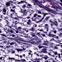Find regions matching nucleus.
I'll return each mask as SVG.
<instances>
[{
    "label": "nucleus",
    "instance_id": "nucleus-12",
    "mask_svg": "<svg viewBox=\"0 0 62 62\" xmlns=\"http://www.w3.org/2000/svg\"><path fill=\"white\" fill-rule=\"evenodd\" d=\"M53 8H55V9H58V6H53Z\"/></svg>",
    "mask_w": 62,
    "mask_h": 62
},
{
    "label": "nucleus",
    "instance_id": "nucleus-31",
    "mask_svg": "<svg viewBox=\"0 0 62 62\" xmlns=\"http://www.w3.org/2000/svg\"><path fill=\"white\" fill-rule=\"evenodd\" d=\"M25 5L26 6V8H29L28 7V4H25Z\"/></svg>",
    "mask_w": 62,
    "mask_h": 62
},
{
    "label": "nucleus",
    "instance_id": "nucleus-37",
    "mask_svg": "<svg viewBox=\"0 0 62 62\" xmlns=\"http://www.w3.org/2000/svg\"><path fill=\"white\" fill-rule=\"evenodd\" d=\"M37 24H35L33 26L34 28V27H37Z\"/></svg>",
    "mask_w": 62,
    "mask_h": 62
},
{
    "label": "nucleus",
    "instance_id": "nucleus-44",
    "mask_svg": "<svg viewBox=\"0 0 62 62\" xmlns=\"http://www.w3.org/2000/svg\"><path fill=\"white\" fill-rule=\"evenodd\" d=\"M47 21V20L46 19H44V20H43L44 22H46Z\"/></svg>",
    "mask_w": 62,
    "mask_h": 62
},
{
    "label": "nucleus",
    "instance_id": "nucleus-60",
    "mask_svg": "<svg viewBox=\"0 0 62 62\" xmlns=\"http://www.w3.org/2000/svg\"><path fill=\"white\" fill-rule=\"evenodd\" d=\"M58 21H59V22H60V23H62V21L59 20V19H58Z\"/></svg>",
    "mask_w": 62,
    "mask_h": 62
},
{
    "label": "nucleus",
    "instance_id": "nucleus-52",
    "mask_svg": "<svg viewBox=\"0 0 62 62\" xmlns=\"http://www.w3.org/2000/svg\"><path fill=\"white\" fill-rule=\"evenodd\" d=\"M54 48L56 49H57L58 47H57L56 46H55L54 47Z\"/></svg>",
    "mask_w": 62,
    "mask_h": 62
},
{
    "label": "nucleus",
    "instance_id": "nucleus-21",
    "mask_svg": "<svg viewBox=\"0 0 62 62\" xmlns=\"http://www.w3.org/2000/svg\"><path fill=\"white\" fill-rule=\"evenodd\" d=\"M8 59L9 60V59H12L13 60H17V59H15L14 58L12 57L11 58L10 57H9Z\"/></svg>",
    "mask_w": 62,
    "mask_h": 62
},
{
    "label": "nucleus",
    "instance_id": "nucleus-10",
    "mask_svg": "<svg viewBox=\"0 0 62 62\" xmlns=\"http://www.w3.org/2000/svg\"><path fill=\"white\" fill-rule=\"evenodd\" d=\"M36 39V42H36L37 43H39L40 42V41H41V40H39V39L38 38Z\"/></svg>",
    "mask_w": 62,
    "mask_h": 62
},
{
    "label": "nucleus",
    "instance_id": "nucleus-24",
    "mask_svg": "<svg viewBox=\"0 0 62 62\" xmlns=\"http://www.w3.org/2000/svg\"><path fill=\"white\" fill-rule=\"evenodd\" d=\"M37 14L35 13V14L32 17V18H34L35 17H36V16H37Z\"/></svg>",
    "mask_w": 62,
    "mask_h": 62
},
{
    "label": "nucleus",
    "instance_id": "nucleus-7",
    "mask_svg": "<svg viewBox=\"0 0 62 62\" xmlns=\"http://www.w3.org/2000/svg\"><path fill=\"white\" fill-rule=\"evenodd\" d=\"M21 34L24 35V37H25V38H27V36L28 35V34H26L24 33H23V32H22V33Z\"/></svg>",
    "mask_w": 62,
    "mask_h": 62
},
{
    "label": "nucleus",
    "instance_id": "nucleus-45",
    "mask_svg": "<svg viewBox=\"0 0 62 62\" xmlns=\"http://www.w3.org/2000/svg\"><path fill=\"white\" fill-rule=\"evenodd\" d=\"M42 58H44L45 60H46V59H47V58L45 57H43Z\"/></svg>",
    "mask_w": 62,
    "mask_h": 62
},
{
    "label": "nucleus",
    "instance_id": "nucleus-19",
    "mask_svg": "<svg viewBox=\"0 0 62 62\" xmlns=\"http://www.w3.org/2000/svg\"><path fill=\"white\" fill-rule=\"evenodd\" d=\"M8 44H10V45H12L13 44H14V43L13 42L10 43V41H9L8 43Z\"/></svg>",
    "mask_w": 62,
    "mask_h": 62
},
{
    "label": "nucleus",
    "instance_id": "nucleus-57",
    "mask_svg": "<svg viewBox=\"0 0 62 62\" xmlns=\"http://www.w3.org/2000/svg\"><path fill=\"white\" fill-rule=\"evenodd\" d=\"M13 26H14V27H16V28H17V26H16V25H13Z\"/></svg>",
    "mask_w": 62,
    "mask_h": 62
},
{
    "label": "nucleus",
    "instance_id": "nucleus-46",
    "mask_svg": "<svg viewBox=\"0 0 62 62\" xmlns=\"http://www.w3.org/2000/svg\"><path fill=\"white\" fill-rule=\"evenodd\" d=\"M51 36L52 37H54L55 36V35H54V34H52L51 35Z\"/></svg>",
    "mask_w": 62,
    "mask_h": 62
},
{
    "label": "nucleus",
    "instance_id": "nucleus-33",
    "mask_svg": "<svg viewBox=\"0 0 62 62\" xmlns=\"http://www.w3.org/2000/svg\"><path fill=\"white\" fill-rule=\"evenodd\" d=\"M18 23V24H21V25H23L22 24V23H20V22H17Z\"/></svg>",
    "mask_w": 62,
    "mask_h": 62
},
{
    "label": "nucleus",
    "instance_id": "nucleus-54",
    "mask_svg": "<svg viewBox=\"0 0 62 62\" xmlns=\"http://www.w3.org/2000/svg\"><path fill=\"white\" fill-rule=\"evenodd\" d=\"M25 31L26 32H28L29 31L27 29H25Z\"/></svg>",
    "mask_w": 62,
    "mask_h": 62
},
{
    "label": "nucleus",
    "instance_id": "nucleus-16",
    "mask_svg": "<svg viewBox=\"0 0 62 62\" xmlns=\"http://www.w3.org/2000/svg\"><path fill=\"white\" fill-rule=\"evenodd\" d=\"M42 14L44 15L43 16L44 17L46 15H48V14L46 13H44L43 12L42 13Z\"/></svg>",
    "mask_w": 62,
    "mask_h": 62
},
{
    "label": "nucleus",
    "instance_id": "nucleus-23",
    "mask_svg": "<svg viewBox=\"0 0 62 62\" xmlns=\"http://www.w3.org/2000/svg\"><path fill=\"white\" fill-rule=\"evenodd\" d=\"M26 6L25 4L23 5L22 6V8H26Z\"/></svg>",
    "mask_w": 62,
    "mask_h": 62
},
{
    "label": "nucleus",
    "instance_id": "nucleus-32",
    "mask_svg": "<svg viewBox=\"0 0 62 62\" xmlns=\"http://www.w3.org/2000/svg\"><path fill=\"white\" fill-rule=\"evenodd\" d=\"M48 36L49 37H52V35L51 34V33H49Z\"/></svg>",
    "mask_w": 62,
    "mask_h": 62
},
{
    "label": "nucleus",
    "instance_id": "nucleus-43",
    "mask_svg": "<svg viewBox=\"0 0 62 62\" xmlns=\"http://www.w3.org/2000/svg\"><path fill=\"white\" fill-rule=\"evenodd\" d=\"M21 3H24V2H25V1L23 0H21Z\"/></svg>",
    "mask_w": 62,
    "mask_h": 62
},
{
    "label": "nucleus",
    "instance_id": "nucleus-53",
    "mask_svg": "<svg viewBox=\"0 0 62 62\" xmlns=\"http://www.w3.org/2000/svg\"><path fill=\"white\" fill-rule=\"evenodd\" d=\"M54 34H56V32H57L55 30V31H54Z\"/></svg>",
    "mask_w": 62,
    "mask_h": 62
},
{
    "label": "nucleus",
    "instance_id": "nucleus-50",
    "mask_svg": "<svg viewBox=\"0 0 62 62\" xmlns=\"http://www.w3.org/2000/svg\"><path fill=\"white\" fill-rule=\"evenodd\" d=\"M3 57L4 58V59H3V60H4V57H2V56H1V57H0V60H2Z\"/></svg>",
    "mask_w": 62,
    "mask_h": 62
},
{
    "label": "nucleus",
    "instance_id": "nucleus-39",
    "mask_svg": "<svg viewBox=\"0 0 62 62\" xmlns=\"http://www.w3.org/2000/svg\"><path fill=\"white\" fill-rule=\"evenodd\" d=\"M54 54L55 55H57L58 54V53H57V52H55V53H54Z\"/></svg>",
    "mask_w": 62,
    "mask_h": 62
},
{
    "label": "nucleus",
    "instance_id": "nucleus-18",
    "mask_svg": "<svg viewBox=\"0 0 62 62\" xmlns=\"http://www.w3.org/2000/svg\"><path fill=\"white\" fill-rule=\"evenodd\" d=\"M31 21L30 20V19H29L28 20V22H27V24H29L31 23Z\"/></svg>",
    "mask_w": 62,
    "mask_h": 62
},
{
    "label": "nucleus",
    "instance_id": "nucleus-17",
    "mask_svg": "<svg viewBox=\"0 0 62 62\" xmlns=\"http://www.w3.org/2000/svg\"><path fill=\"white\" fill-rule=\"evenodd\" d=\"M13 23H15V25H17V24H18V22L17 21H15L14 22H13Z\"/></svg>",
    "mask_w": 62,
    "mask_h": 62
},
{
    "label": "nucleus",
    "instance_id": "nucleus-20",
    "mask_svg": "<svg viewBox=\"0 0 62 62\" xmlns=\"http://www.w3.org/2000/svg\"><path fill=\"white\" fill-rule=\"evenodd\" d=\"M30 42L32 44H34L35 43V42H34V41H33V40H31L30 41Z\"/></svg>",
    "mask_w": 62,
    "mask_h": 62
},
{
    "label": "nucleus",
    "instance_id": "nucleus-36",
    "mask_svg": "<svg viewBox=\"0 0 62 62\" xmlns=\"http://www.w3.org/2000/svg\"><path fill=\"white\" fill-rule=\"evenodd\" d=\"M45 19H46V20H49V17L47 16Z\"/></svg>",
    "mask_w": 62,
    "mask_h": 62
},
{
    "label": "nucleus",
    "instance_id": "nucleus-63",
    "mask_svg": "<svg viewBox=\"0 0 62 62\" xmlns=\"http://www.w3.org/2000/svg\"><path fill=\"white\" fill-rule=\"evenodd\" d=\"M37 58H36L35 59H34V60H35V61H36V60H37Z\"/></svg>",
    "mask_w": 62,
    "mask_h": 62
},
{
    "label": "nucleus",
    "instance_id": "nucleus-61",
    "mask_svg": "<svg viewBox=\"0 0 62 62\" xmlns=\"http://www.w3.org/2000/svg\"><path fill=\"white\" fill-rule=\"evenodd\" d=\"M60 36H62V33H60L59 34Z\"/></svg>",
    "mask_w": 62,
    "mask_h": 62
},
{
    "label": "nucleus",
    "instance_id": "nucleus-11",
    "mask_svg": "<svg viewBox=\"0 0 62 62\" xmlns=\"http://www.w3.org/2000/svg\"><path fill=\"white\" fill-rule=\"evenodd\" d=\"M34 28V27H31V29H30L29 30L30 31H32V32H33V31H34L35 29Z\"/></svg>",
    "mask_w": 62,
    "mask_h": 62
},
{
    "label": "nucleus",
    "instance_id": "nucleus-59",
    "mask_svg": "<svg viewBox=\"0 0 62 62\" xmlns=\"http://www.w3.org/2000/svg\"><path fill=\"white\" fill-rule=\"evenodd\" d=\"M10 16L11 17H12L13 16V14H11L10 15Z\"/></svg>",
    "mask_w": 62,
    "mask_h": 62
},
{
    "label": "nucleus",
    "instance_id": "nucleus-13",
    "mask_svg": "<svg viewBox=\"0 0 62 62\" xmlns=\"http://www.w3.org/2000/svg\"><path fill=\"white\" fill-rule=\"evenodd\" d=\"M40 32H37V35H38V36H39V37H41V38H42V36H41V35H40Z\"/></svg>",
    "mask_w": 62,
    "mask_h": 62
},
{
    "label": "nucleus",
    "instance_id": "nucleus-62",
    "mask_svg": "<svg viewBox=\"0 0 62 62\" xmlns=\"http://www.w3.org/2000/svg\"><path fill=\"white\" fill-rule=\"evenodd\" d=\"M59 31H62V28L60 29L59 30Z\"/></svg>",
    "mask_w": 62,
    "mask_h": 62
},
{
    "label": "nucleus",
    "instance_id": "nucleus-51",
    "mask_svg": "<svg viewBox=\"0 0 62 62\" xmlns=\"http://www.w3.org/2000/svg\"><path fill=\"white\" fill-rule=\"evenodd\" d=\"M27 38H28L29 39V38H30V36L28 35L27 37Z\"/></svg>",
    "mask_w": 62,
    "mask_h": 62
},
{
    "label": "nucleus",
    "instance_id": "nucleus-28",
    "mask_svg": "<svg viewBox=\"0 0 62 62\" xmlns=\"http://www.w3.org/2000/svg\"><path fill=\"white\" fill-rule=\"evenodd\" d=\"M21 60H22V62H26V60L25 59H21Z\"/></svg>",
    "mask_w": 62,
    "mask_h": 62
},
{
    "label": "nucleus",
    "instance_id": "nucleus-34",
    "mask_svg": "<svg viewBox=\"0 0 62 62\" xmlns=\"http://www.w3.org/2000/svg\"><path fill=\"white\" fill-rule=\"evenodd\" d=\"M58 56L59 58H61V56L60 57V54H59Z\"/></svg>",
    "mask_w": 62,
    "mask_h": 62
},
{
    "label": "nucleus",
    "instance_id": "nucleus-35",
    "mask_svg": "<svg viewBox=\"0 0 62 62\" xmlns=\"http://www.w3.org/2000/svg\"><path fill=\"white\" fill-rule=\"evenodd\" d=\"M38 38V37L37 36L35 35L34 37V39H37Z\"/></svg>",
    "mask_w": 62,
    "mask_h": 62
},
{
    "label": "nucleus",
    "instance_id": "nucleus-58",
    "mask_svg": "<svg viewBox=\"0 0 62 62\" xmlns=\"http://www.w3.org/2000/svg\"><path fill=\"white\" fill-rule=\"evenodd\" d=\"M26 18H27L28 19H29L30 18V17L29 16H27Z\"/></svg>",
    "mask_w": 62,
    "mask_h": 62
},
{
    "label": "nucleus",
    "instance_id": "nucleus-5",
    "mask_svg": "<svg viewBox=\"0 0 62 62\" xmlns=\"http://www.w3.org/2000/svg\"><path fill=\"white\" fill-rule=\"evenodd\" d=\"M33 2L35 3H36L37 5H39V1L38 0H33Z\"/></svg>",
    "mask_w": 62,
    "mask_h": 62
},
{
    "label": "nucleus",
    "instance_id": "nucleus-9",
    "mask_svg": "<svg viewBox=\"0 0 62 62\" xmlns=\"http://www.w3.org/2000/svg\"><path fill=\"white\" fill-rule=\"evenodd\" d=\"M7 9L8 11V8H6V9L5 8H3V12H4V13H6L7 11Z\"/></svg>",
    "mask_w": 62,
    "mask_h": 62
},
{
    "label": "nucleus",
    "instance_id": "nucleus-30",
    "mask_svg": "<svg viewBox=\"0 0 62 62\" xmlns=\"http://www.w3.org/2000/svg\"><path fill=\"white\" fill-rule=\"evenodd\" d=\"M6 22L7 25H8V24L9 23V22H8V20H6Z\"/></svg>",
    "mask_w": 62,
    "mask_h": 62
},
{
    "label": "nucleus",
    "instance_id": "nucleus-38",
    "mask_svg": "<svg viewBox=\"0 0 62 62\" xmlns=\"http://www.w3.org/2000/svg\"><path fill=\"white\" fill-rule=\"evenodd\" d=\"M11 36H12V37H15V35H14V34H11Z\"/></svg>",
    "mask_w": 62,
    "mask_h": 62
},
{
    "label": "nucleus",
    "instance_id": "nucleus-25",
    "mask_svg": "<svg viewBox=\"0 0 62 62\" xmlns=\"http://www.w3.org/2000/svg\"><path fill=\"white\" fill-rule=\"evenodd\" d=\"M8 32H10L11 33H13V31L11 30H8Z\"/></svg>",
    "mask_w": 62,
    "mask_h": 62
},
{
    "label": "nucleus",
    "instance_id": "nucleus-49",
    "mask_svg": "<svg viewBox=\"0 0 62 62\" xmlns=\"http://www.w3.org/2000/svg\"><path fill=\"white\" fill-rule=\"evenodd\" d=\"M48 11H49V12H52V10L50 9H49L48 10Z\"/></svg>",
    "mask_w": 62,
    "mask_h": 62
},
{
    "label": "nucleus",
    "instance_id": "nucleus-56",
    "mask_svg": "<svg viewBox=\"0 0 62 62\" xmlns=\"http://www.w3.org/2000/svg\"><path fill=\"white\" fill-rule=\"evenodd\" d=\"M38 13H39V14H42V13H41V11H38Z\"/></svg>",
    "mask_w": 62,
    "mask_h": 62
},
{
    "label": "nucleus",
    "instance_id": "nucleus-48",
    "mask_svg": "<svg viewBox=\"0 0 62 62\" xmlns=\"http://www.w3.org/2000/svg\"><path fill=\"white\" fill-rule=\"evenodd\" d=\"M16 31V33H19V30Z\"/></svg>",
    "mask_w": 62,
    "mask_h": 62
},
{
    "label": "nucleus",
    "instance_id": "nucleus-40",
    "mask_svg": "<svg viewBox=\"0 0 62 62\" xmlns=\"http://www.w3.org/2000/svg\"><path fill=\"white\" fill-rule=\"evenodd\" d=\"M16 17L17 18H22V17H20V16H18V15H17V16H16Z\"/></svg>",
    "mask_w": 62,
    "mask_h": 62
},
{
    "label": "nucleus",
    "instance_id": "nucleus-29",
    "mask_svg": "<svg viewBox=\"0 0 62 62\" xmlns=\"http://www.w3.org/2000/svg\"><path fill=\"white\" fill-rule=\"evenodd\" d=\"M40 34L42 35V36L43 37H45V34H44L40 33Z\"/></svg>",
    "mask_w": 62,
    "mask_h": 62
},
{
    "label": "nucleus",
    "instance_id": "nucleus-26",
    "mask_svg": "<svg viewBox=\"0 0 62 62\" xmlns=\"http://www.w3.org/2000/svg\"><path fill=\"white\" fill-rule=\"evenodd\" d=\"M25 29H26V28H22L21 31H23H23H25Z\"/></svg>",
    "mask_w": 62,
    "mask_h": 62
},
{
    "label": "nucleus",
    "instance_id": "nucleus-3",
    "mask_svg": "<svg viewBox=\"0 0 62 62\" xmlns=\"http://www.w3.org/2000/svg\"><path fill=\"white\" fill-rule=\"evenodd\" d=\"M16 30H18L19 33H20V34H22V32L21 31L22 30V27H18V28H16Z\"/></svg>",
    "mask_w": 62,
    "mask_h": 62
},
{
    "label": "nucleus",
    "instance_id": "nucleus-14",
    "mask_svg": "<svg viewBox=\"0 0 62 62\" xmlns=\"http://www.w3.org/2000/svg\"><path fill=\"white\" fill-rule=\"evenodd\" d=\"M54 22H55L56 23L54 24L56 25V26H58V23H57V22L56 21H55Z\"/></svg>",
    "mask_w": 62,
    "mask_h": 62
},
{
    "label": "nucleus",
    "instance_id": "nucleus-55",
    "mask_svg": "<svg viewBox=\"0 0 62 62\" xmlns=\"http://www.w3.org/2000/svg\"><path fill=\"white\" fill-rule=\"evenodd\" d=\"M32 5H31V4H28V6L29 7H31Z\"/></svg>",
    "mask_w": 62,
    "mask_h": 62
},
{
    "label": "nucleus",
    "instance_id": "nucleus-47",
    "mask_svg": "<svg viewBox=\"0 0 62 62\" xmlns=\"http://www.w3.org/2000/svg\"><path fill=\"white\" fill-rule=\"evenodd\" d=\"M14 10L12 9H11L10 10V12H13L14 11Z\"/></svg>",
    "mask_w": 62,
    "mask_h": 62
},
{
    "label": "nucleus",
    "instance_id": "nucleus-1",
    "mask_svg": "<svg viewBox=\"0 0 62 62\" xmlns=\"http://www.w3.org/2000/svg\"><path fill=\"white\" fill-rule=\"evenodd\" d=\"M20 9H21V12L23 13V15H26L27 14V12L26 11V9L24 10L21 9V8H20Z\"/></svg>",
    "mask_w": 62,
    "mask_h": 62
},
{
    "label": "nucleus",
    "instance_id": "nucleus-15",
    "mask_svg": "<svg viewBox=\"0 0 62 62\" xmlns=\"http://www.w3.org/2000/svg\"><path fill=\"white\" fill-rule=\"evenodd\" d=\"M10 40H11L12 41H13L14 40H15V38H9Z\"/></svg>",
    "mask_w": 62,
    "mask_h": 62
},
{
    "label": "nucleus",
    "instance_id": "nucleus-8",
    "mask_svg": "<svg viewBox=\"0 0 62 62\" xmlns=\"http://www.w3.org/2000/svg\"><path fill=\"white\" fill-rule=\"evenodd\" d=\"M10 3L9 2H7L6 3V6H7V7H8V6H10Z\"/></svg>",
    "mask_w": 62,
    "mask_h": 62
},
{
    "label": "nucleus",
    "instance_id": "nucleus-27",
    "mask_svg": "<svg viewBox=\"0 0 62 62\" xmlns=\"http://www.w3.org/2000/svg\"><path fill=\"white\" fill-rule=\"evenodd\" d=\"M15 14L14 13H12V14H13V15H14V16H17V13H15Z\"/></svg>",
    "mask_w": 62,
    "mask_h": 62
},
{
    "label": "nucleus",
    "instance_id": "nucleus-4",
    "mask_svg": "<svg viewBox=\"0 0 62 62\" xmlns=\"http://www.w3.org/2000/svg\"><path fill=\"white\" fill-rule=\"evenodd\" d=\"M47 50V49L46 48H43L42 51V53H46V54H47V53H48V52H47L46 50Z\"/></svg>",
    "mask_w": 62,
    "mask_h": 62
},
{
    "label": "nucleus",
    "instance_id": "nucleus-41",
    "mask_svg": "<svg viewBox=\"0 0 62 62\" xmlns=\"http://www.w3.org/2000/svg\"><path fill=\"white\" fill-rule=\"evenodd\" d=\"M14 19H15V20H18V18H17V17L16 16L14 18Z\"/></svg>",
    "mask_w": 62,
    "mask_h": 62
},
{
    "label": "nucleus",
    "instance_id": "nucleus-2",
    "mask_svg": "<svg viewBox=\"0 0 62 62\" xmlns=\"http://www.w3.org/2000/svg\"><path fill=\"white\" fill-rule=\"evenodd\" d=\"M15 39L16 41H17V40H19V41H23V39L18 36L15 38Z\"/></svg>",
    "mask_w": 62,
    "mask_h": 62
},
{
    "label": "nucleus",
    "instance_id": "nucleus-64",
    "mask_svg": "<svg viewBox=\"0 0 62 62\" xmlns=\"http://www.w3.org/2000/svg\"><path fill=\"white\" fill-rule=\"evenodd\" d=\"M12 54H14L15 53V51H12Z\"/></svg>",
    "mask_w": 62,
    "mask_h": 62
},
{
    "label": "nucleus",
    "instance_id": "nucleus-22",
    "mask_svg": "<svg viewBox=\"0 0 62 62\" xmlns=\"http://www.w3.org/2000/svg\"><path fill=\"white\" fill-rule=\"evenodd\" d=\"M33 19H34L33 17H32L31 18V19H32V21L36 22V19L35 18H34V19L33 20Z\"/></svg>",
    "mask_w": 62,
    "mask_h": 62
},
{
    "label": "nucleus",
    "instance_id": "nucleus-42",
    "mask_svg": "<svg viewBox=\"0 0 62 62\" xmlns=\"http://www.w3.org/2000/svg\"><path fill=\"white\" fill-rule=\"evenodd\" d=\"M0 35H1V36H6L5 34H1L0 33Z\"/></svg>",
    "mask_w": 62,
    "mask_h": 62
},
{
    "label": "nucleus",
    "instance_id": "nucleus-6",
    "mask_svg": "<svg viewBox=\"0 0 62 62\" xmlns=\"http://www.w3.org/2000/svg\"><path fill=\"white\" fill-rule=\"evenodd\" d=\"M30 35H31L32 37H34L36 36L35 34H34L33 32H30Z\"/></svg>",
    "mask_w": 62,
    "mask_h": 62
}]
</instances>
